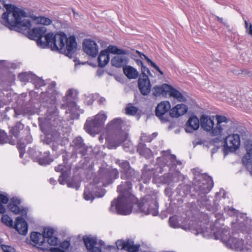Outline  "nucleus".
Segmentation results:
<instances>
[{"instance_id":"nucleus-1","label":"nucleus","mask_w":252,"mask_h":252,"mask_svg":"<svg viewBox=\"0 0 252 252\" xmlns=\"http://www.w3.org/2000/svg\"><path fill=\"white\" fill-rule=\"evenodd\" d=\"M122 179L126 181L122 182L117 187L119 196L117 199L111 202L110 211L119 215H127L132 212V204L136 201V198L131 193V181L136 179L139 181V173L130 167L127 170L120 171Z\"/></svg>"},{"instance_id":"nucleus-2","label":"nucleus","mask_w":252,"mask_h":252,"mask_svg":"<svg viewBox=\"0 0 252 252\" xmlns=\"http://www.w3.org/2000/svg\"><path fill=\"white\" fill-rule=\"evenodd\" d=\"M38 46L43 48L50 46L52 50L58 51L71 58L76 51L77 43L73 36L67 38L63 32L57 33L55 35L48 33L44 36V42H42L41 39L38 41Z\"/></svg>"},{"instance_id":"nucleus-3","label":"nucleus","mask_w":252,"mask_h":252,"mask_svg":"<svg viewBox=\"0 0 252 252\" xmlns=\"http://www.w3.org/2000/svg\"><path fill=\"white\" fill-rule=\"evenodd\" d=\"M0 2L4 5L6 11L3 13L2 19L4 25L9 29L18 27L22 29H27L31 26L29 21H21L22 17H26L27 13L12 4H5V0H0Z\"/></svg>"},{"instance_id":"nucleus-4","label":"nucleus","mask_w":252,"mask_h":252,"mask_svg":"<svg viewBox=\"0 0 252 252\" xmlns=\"http://www.w3.org/2000/svg\"><path fill=\"white\" fill-rule=\"evenodd\" d=\"M194 189L198 195V201L200 205L204 206L210 211L216 210L215 207L211 205V201L207 194L214 186L212 178L206 174L197 176L194 180Z\"/></svg>"},{"instance_id":"nucleus-5","label":"nucleus","mask_w":252,"mask_h":252,"mask_svg":"<svg viewBox=\"0 0 252 252\" xmlns=\"http://www.w3.org/2000/svg\"><path fill=\"white\" fill-rule=\"evenodd\" d=\"M109 175L107 171H101L94 177L93 182L87 185L84 192V198L86 200H93L95 197H101L104 196V189L100 188L105 186V182L109 180Z\"/></svg>"},{"instance_id":"nucleus-6","label":"nucleus","mask_w":252,"mask_h":252,"mask_svg":"<svg viewBox=\"0 0 252 252\" xmlns=\"http://www.w3.org/2000/svg\"><path fill=\"white\" fill-rule=\"evenodd\" d=\"M125 124L126 123L124 120L121 118H117L113 119L107 125L106 127L108 131H117L114 139V143L113 145L109 144V148H116L121 143L126 140L127 138V133L121 130Z\"/></svg>"},{"instance_id":"nucleus-7","label":"nucleus","mask_w":252,"mask_h":252,"mask_svg":"<svg viewBox=\"0 0 252 252\" xmlns=\"http://www.w3.org/2000/svg\"><path fill=\"white\" fill-rule=\"evenodd\" d=\"M106 119L107 115L105 114L100 113L93 120H87L84 128L88 133L94 135L102 130Z\"/></svg>"},{"instance_id":"nucleus-8","label":"nucleus","mask_w":252,"mask_h":252,"mask_svg":"<svg viewBox=\"0 0 252 252\" xmlns=\"http://www.w3.org/2000/svg\"><path fill=\"white\" fill-rule=\"evenodd\" d=\"M158 207L156 194L145 195L139 204V209L141 212L146 215L151 214L154 216L158 214Z\"/></svg>"},{"instance_id":"nucleus-9","label":"nucleus","mask_w":252,"mask_h":252,"mask_svg":"<svg viewBox=\"0 0 252 252\" xmlns=\"http://www.w3.org/2000/svg\"><path fill=\"white\" fill-rule=\"evenodd\" d=\"M51 102L52 105L47 110L44 123L46 125L56 127L61 123V119L59 115L58 109L54 104L55 97L52 98Z\"/></svg>"},{"instance_id":"nucleus-10","label":"nucleus","mask_w":252,"mask_h":252,"mask_svg":"<svg viewBox=\"0 0 252 252\" xmlns=\"http://www.w3.org/2000/svg\"><path fill=\"white\" fill-rule=\"evenodd\" d=\"M27 16H28V15L27 16ZM27 17H22L21 21H29L30 23V24H31V26H30V27H29V28H28L27 29L24 30V29H22L21 28H20L19 27H12L11 29H10L13 30L15 28H17L18 29H19L20 30L23 31L29 30L28 35H29V38L31 39H34L35 38H37V45H38V41L40 39H41L42 42H44V36L46 35V34H45V33L46 32V30H47L46 28L45 27L41 26V27H38L36 28H34L32 30H30V29L32 26L31 21L29 19H23V18H26Z\"/></svg>"},{"instance_id":"nucleus-11","label":"nucleus","mask_w":252,"mask_h":252,"mask_svg":"<svg viewBox=\"0 0 252 252\" xmlns=\"http://www.w3.org/2000/svg\"><path fill=\"white\" fill-rule=\"evenodd\" d=\"M239 133H236L228 135L225 139L224 146L230 152L236 151L240 145V135L245 132V128H241L238 131Z\"/></svg>"},{"instance_id":"nucleus-12","label":"nucleus","mask_w":252,"mask_h":252,"mask_svg":"<svg viewBox=\"0 0 252 252\" xmlns=\"http://www.w3.org/2000/svg\"><path fill=\"white\" fill-rule=\"evenodd\" d=\"M171 105L169 101H163L160 102L156 107L155 113L162 122H166L169 121L168 111Z\"/></svg>"},{"instance_id":"nucleus-13","label":"nucleus","mask_w":252,"mask_h":252,"mask_svg":"<svg viewBox=\"0 0 252 252\" xmlns=\"http://www.w3.org/2000/svg\"><path fill=\"white\" fill-rule=\"evenodd\" d=\"M83 48L84 52L91 57H95L98 53V47L93 40L85 39L83 43Z\"/></svg>"},{"instance_id":"nucleus-14","label":"nucleus","mask_w":252,"mask_h":252,"mask_svg":"<svg viewBox=\"0 0 252 252\" xmlns=\"http://www.w3.org/2000/svg\"><path fill=\"white\" fill-rule=\"evenodd\" d=\"M118 249L126 250L128 252H137L139 250V245H134L131 240H119L116 242Z\"/></svg>"},{"instance_id":"nucleus-15","label":"nucleus","mask_w":252,"mask_h":252,"mask_svg":"<svg viewBox=\"0 0 252 252\" xmlns=\"http://www.w3.org/2000/svg\"><path fill=\"white\" fill-rule=\"evenodd\" d=\"M245 149L247 154L242 158V162L245 166L249 168H252V141H247L245 144Z\"/></svg>"},{"instance_id":"nucleus-16","label":"nucleus","mask_w":252,"mask_h":252,"mask_svg":"<svg viewBox=\"0 0 252 252\" xmlns=\"http://www.w3.org/2000/svg\"><path fill=\"white\" fill-rule=\"evenodd\" d=\"M216 120L217 121V124L212 132L213 135H218L220 134L222 130L226 129V125L222 124V123L226 124L228 122V120L223 116L217 115Z\"/></svg>"},{"instance_id":"nucleus-17","label":"nucleus","mask_w":252,"mask_h":252,"mask_svg":"<svg viewBox=\"0 0 252 252\" xmlns=\"http://www.w3.org/2000/svg\"><path fill=\"white\" fill-rule=\"evenodd\" d=\"M13 228L16 229L20 234L26 235L28 232V226L25 220L21 217H17L15 223Z\"/></svg>"},{"instance_id":"nucleus-18","label":"nucleus","mask_w":252,"mask_h":252,"mask_svg":"<svg viewBox=\"0 0 252 252\" xmlns=\"http://www.w3.org/2000/svg\"><path fill=\"white\" fill-rule=\"evenodd\" d=\"M138 88L143 95H148L151 91V85L149 78H142L140 77L138 79Z\"/></svg>"},{"instance_id":"nucleus-19","label":"nucleus","mask_w":252,"mask_h":252,"mask_svg":"<svg viewBox=\"0 0 252 252\" xmlns=\"http://www.w3.org/2000/svg\"><path fill=\"white\" fill-rule=\"evenodd\" d=\"M188 107L184 104H177L170 110L169 115L172 118H178L185 114L188 111Z\"/></svg>"},{"instance_id":"nucleus-20","label":"nucleus","mask_w":252,"mask_h":252,"mask_svg":"<svg viewBox=\"0 0 252 252\" xmlns=\"http://www.w3.org/2000/svg\"><path fill=\"white\" fill-rule=\"evenodd\" d=\"M126 54L116 55L111 61L112 66L116 67H124L128 63V58Z\"/></svg>"},{"instance_id":"nucleus-21","label":"nucleus","mask_w":252,"mask_h":252,"mask_svg":"<svg viewBox=\"0 0 252 252\" xmlns=\"http://www.w3.org/2000/svg\"><path fill=\"white\" fill-rule=\"evenodd\" d=\"M200 125L201 127L207 131H210L214 129V123L213 119L210 117L202 115L200 118Z\"/></svg>"},{"instance_id":"nucleus-22","label":"nucleus","mask_w":252,"mask_h":252,"mask_svg":"<svg viewBox=\"0 0 252 252\" xmlns=\"http://www.w3.org/2000/svg\"><path fill=\"white\" fill-rule=\"evenodd\" d=\"M31 239L32 241L35 244V245H38L37 248L40 249L45 251L47 249L41 246H43L44 244L45 243L44 240V236L41 233L38 232H33L31 234Z\"/></svg>"},{"instance_id":"nucleus-23","label":"nucleus","mask_w":252,"mask_h":252,"mask_svg":"<svg viewBox=\"0 0 252 252\" xmlns=\"http://www.w3.org/2000/svg\"><path fill=\"white\" fill-rule=\"evenodd\" d=\"M199 126V121L195 116L190 117L186 124L185 130L187 132L191 133L197 130Z\"/></svg>"},{"instance_id":"nucleus-24","label":"nucleus","mask_w":252,"mask_h":252,"mask_svg":"<svg viewBox=\"0 0 252 252\" xmlns=\"http://www.w3.org/2000/svg\"><path fill=\"white\" fill-rule=\"evenodd\" d=\"M83 241L88 251L94 252L95 248L100 249L96 247L97 239L96 237L92 236H85L83 237Z\"/></svg>"},{"instance_id":"nucleus-25","label":"nucleus","mask_w":252,"mask_h":252,"mask_svg":"<svg viewBox=\"0 0 252 252\" xmlns=\"http://www.w3.org/2000/svg\"><path fill=\"white\" fill-rule=\"evenodd\" d=\"M155 174V170L153 168H150L148 165H145L142 169L141 179L144 183H149L152 177Z\"/></svg>"},{"instance_id":"nucleus-26","label":"nucleus","mask_w":252,"mask_h":252,"mask_svg":"<svg viewBox=\"0 0 252 252\" xmlns=\"http://www.w3.org/2000/svg\"><path fill=\"white\" fill-rule=\"evenodd\" d=\"M109 60L108 51L105 50L101 51L97 59L98 66L101 67H104L108 63Z\"/></svg>"},{"instance_id":"nucleus-27","label":"nucleus","mask_w":252,"mask_h":252,"mask_svg":"<svg viewBox=\"0 0 252 252\" xmlns=\"http://www.w3.org/2000/svg\"><path fill=\"white\" fill-rule=\"evenodd\" d=\"M170 90V85L166 84L160 86H155L154 88L153 94L155 96H159L161 95H165L168 94V90Z\"/></svg>"},{"instance_id":"nucleus-28","label":"nucleus","mask_w":252,"mask_h":252,"mask_svg":"<svg viewBox=\"0 0 252 252\" xmlns=\"http://www.w3.org/2000/svg\"><path fill=\"white\" fill-rule=\"evenodd\" d=\"M168 94L171 97L177 99L179 102H186V98L181 93L170 86V90H168Z\"/></svg>"},{"instance_id":"nucleus-29","label":"nucleus","mask_w":252,"mask_h":252,"mask_svg":"<svg viewBox=\"0 0 252 252\" xmlns=\"http://www.w3.org/2000/svg\"><path fill=\"white\" fill-rule=\"evenodd\" d=\"M64 166L63 164H59L55 168L56 171L62 172V174L59 178V182L62 185H64L68 177V172L66 171H64Z\"/></svg>"},{"instance_id":"nucleus-30","label":"nucleus","mask_w":252,"mask_h":252,"mask_svg":"<svg viewBox=\"0 0 252 252\" xmlns=\"http://www.w3.org/2000/svg\"><path fill=\"white\" fill-rule=\"evenodd\" d=\"M123 71L126 76L129 79H136L139 75L137 70L131 66L124 67Z\"/></svg>"},{"instance_id":"nucleus-31","label":"nucleus","mask_w":252,"mask_h":252,"mask_svg":"<svg viewBox=\"0 0 252 252\" xmlns=\"http://www.w3.org/2000/svg\"><path fill=\"white\" fill-rule=\"evenodd\" d=\"M39 164L42 165H46L49 164L53 160L50 158L49 152H45L42 155H41L38 158Z\"/></svg>"},{"instance_id":"nucleus-32","label":"nucleus","mask_w":252,"mask_h":252,"mask_svg":"<svg viewBox=\"0 0 252 252\" xmlns=\"http://www.w3.org/2000/svg\"><path fill=\"white\" fill-rule=\"evenodd\" d=\"M9 93L5 91V92H0V108L8 104L11 101L10 95Z\"/></svg>"},{"instance_id":"nucleus-33","label":"nucleus","mask_w":252,"mask_h":252,"mask_svg":"<svg viewBox=\"0 0 252 252\" xmlns=\"http://www.w3.org/2000/svg\"><path fill=\"white\" fill-rule=\"evenodd\" d=\"M32 19L36 23L43 25L48 26L51 24L52 22V20L44 16H34Z\"/></svg>"},{"instance_id":"nucleus-34","label":"nucleus","mask_w":252,"mask_h":252,"mask_svg":"<svg viewBox=\"0 0 252 252\" xmlns=\"http://www.w3.org/2000/svg\"><path fill=\"white\" fill-rule=\"evenodd\" d=\"M24 127V125L21 123V122H17L15 125L10 129V132L15 137L18 138L19 134L21 130H23Z\"/></svg>"},{"instance_id":"nucleus-35","label":"nucleus","mask_w":252,"mask_h":252,"mask_svg":"<svg viewBox=\"0 0 252 252\" xmlns=\"http://www.w3.org/2000/svg\"><path fill=\"white\" fill-rule=\"evenodd\" d=\"M108 51V53L116 54V55L120 54H126V52L124 50L119 49L115 46L109 45L107 49L106 50Z\"/></svg>"},{"instance_id":"nucleus-36","label":"nucleus","mask_w":252,"mask_h":252,"mask_svg":"<svg viewBox=\"0 0 252 252\" xmlns=\"http://www.w3.org/2000/svg\"><path fill=\"white\" fill-rule=\"evenodd\" d=\"M88 149V147L84 144L73 150V154L75 155L79 154L81 157L85 156L87 154Z\"/></svg>"},{"instance_id":"nucleus-37","label":"nucleus","mask_w":252,"mask_h":252,"mask_svg":"<svg viewBox=\"0 0 252 252\" xmlns=\"http://www.w3.org/2000/svg\"><path fill=\"white\" fill-rule=\"evenodd\" d=\"M116 163L120 166L121 171H125L130 167L129 162L126 160L117 159Z\"/></svg>"},{"instance_id":"nucleus-38","label":"nucleus","mask_w":252,"mask_h":252,"mask_svg":"<svg viewBox=\"0 0 252 252\" xmlns=\"http://www.w3.org/2000/svg\"><path fill=\"white\" fill-rule=\"evenodd\" d=\"M9 201V198L6 195L0 193V213L4 214L5 209L2 204H6Z\"/></svg>"},{"instance_id":"nucleus-39","label":"nucleus","mask_w":252,"mask_h":252,"mask_svg":"<svg viewBox=\"0 0 252 252\" xmlns=\"http://www.w3.org/2000/svg\"><path fill=\"white\" fill-rule=\"evenodd\" d=\"M125 111L126 115L134 116L137 113L138 108L133 106L131 103H129L125 108Z\"/></svg>"},{"instance_id":"nucleus-40","label":"nucleus","mask_w":252,"mask_h":252,"mask_svg":"<svg viewBox=\"0 0 252 252\" xmlns=\"http://www.w3.org/2000/svg\"><path fill=\"white\" fill-rule=\"evenodd\" d=\"M54 230L52 228L45 227L44 228L42 235L44 236V241L48 239L50 237H53Z\"/></svg>"},{"instance_id":"nucleus-41","label":"nucleus","mask_w":252,"mask_h":252,"mask_svg":"<svg viewBox=\"0 0 252 252\" xmlns=\"http://www.w3.org/2000/svg\"><path fill=\"white\" fill-rule=\"evenodd\" d=\"M0 66L6 69H15L17 67L15 63H10L6 60H0Z\"/></svg>"},{"instance_id":"nucleus-42","label":"nucleus","mask_w":252,"mask_h":252,"mask_svg":"<svg viewBox=\"0 0 252 252\" xmlns=\"http://www.w3.org/2000/svg\"><path fill=\"white\" fill-rule=\"evenodd\" d=\"M84 143L83 140L80 136H78L76 137L72 141V145L73 148V150H75L77 148H78L79 147H81V146L84 145Z\"/></svg>"},{"instance_id":"nucleus-43","label":"nucleus","mask_w":252,"mask_h":252,"mask_svg":"<svg viewBox=\"0 0 252 252\" xmlns=\"http://www.w3.org/2000/svg\"><path fill=\"white\" fill-rule=\"evenodd\" d=\"M1 221L3 223L7 226L13 227V221L12 219L7 215H3L1 218Z\"/></svg>"},{"instance_id":"nucleus-44","label":"nucleus","mask_w":252,"mask_h":252,"mask_svg":"<svg viewBox=\"0 0 252 252\" xmlns=\"http://www.w3.org/2000/svg\"><path fill=\"white\" fill-rule=\"evenodd\" d=\"M8 207L15 214H20V208L17 205L9 203L8 205Z\"/></svg>"},{"instance_id":"nucleus-45","label":"nucleus","mask_w":252,"mask_h":252,"mask_svg":"<svg viewBox=\"0 0 252 252\" xmlns=\"http://www.w3.org/2000/svg\"><path fill=\"white\" fill-rule=\"evenodd\" d=\"M48 244L50 246H56L60 243V240L56 237H50L48 239L46 240Z\"/></svg>"},{"instance_id":"nucleus-46","label":"nucleus","mask_w":252,"mask_h":252,"mask_svg":"<svg viewBox=\"0 0 252 252\" xmlns=\"http://www.w3.org/2000/svg\"><path fill=\"white\" fill-rule=\"evenodd\" d=\"M8 139L4 131L0 129V144L2 145L8 142Z\"/></svg>"},{"instance_id":"nucleus-47","label":"nucleus","mask_w":252,"mask_h":252,"mask_svg":"<svg viewBox=\"0 0 252 252\" xmlns=\"http://www.w3.org/2000/svg\"><path fill=\"white\" fill-rule=\"evenodd\" d=\"M141 72H142V76L141 77L142 78H146L148 77V75L152 76L151 74L149 69L146 66L144 65L141 68Z\"/></svg>"},{"instance_id":"nucleus-48","label":"nucleus","mask_w":252,"mask_h":252,"mask_svg":"<svg viewBox=\"0 0 252 252\" xmlns=\"http://www.w3.org/2000/svg\"><path fill=\"white\" fill-rule=\"evenodd\" d=\"M18 78L21 82H27L30 81V74L25 72L19 74Z\"/></svg>"},{"instance_id":"nucleus-49","label":"nucleus","mask_w":252,"mask_h":252,"mask_svg":"<svg viewBox=\"0 0 252 252\" xmlns=\"http://www.w3.org/2000/svg\"><path fill=\"white\" fill-rule=\"evenodd\" d=\"M169 223L170 225L173 228H177L179 227V224L175 217H171L169 219Z\"/></svg>"},{"instance_id":"nucleus-50","label":"nucleus","mask_w":252,"mask_h":252,"mask_svg":"<svg viewBox=\"0 0 252 252\" xmlns=\"http://www.w3.org/2000/svg\"><path fill=\"white\" fill-rule=\"evenodd\" d=\"M146 61L147 62L150 64V65L156 69L160 74L163 75V72L160 69V68L157 65V64L153 62L149 58H146Z\"/></svg>"},{"instance_id":"nucleus-51","label":"nucleus","mask_w":252,"mask_h":252,"mask_svg":"<svg viewBox=\"0 0 252 252\" xmlns=\"http://www.w3.org/2000/svg\"><path fill=\"white\" fill-rule=\"evenodd\" d=\"M67 183V186L70 188H73L76 189H78L80 187V185L79 183L74 182L73 181L65 182Z\"/></svg>"},{"instance_id":"nucleus-52","label":"nucleus","mask_w":252,"mask_h":252,"mask_svg":"<svg viewBox=\"0 0 252 252\" xmlns=\"http://www.w3.org/2000/svg\"><path fill=\"white\" fill-rule=\"evenodd\" d=\"M1 247L3 252H15L14 249L11 246L1 245Z\"/></svg>"},{"instance_id":"nucleus-53","label":"nucleus","mask_w":252,"mask_h":252,"mask_svg":"<svg viewBox=\"0 0 252 252\" xmlns=\"http://www.w3.org/2000/svg\"><path fill=\"white\" fill-rule=\"evenodd\" d=\"M75 94H76V91L74 90H73V89L68 90L66 94L67 99L68 100H69L70 98L74 97Z\"/></svg>"},{"instance_id":"nucleus-54","label":"nucleus","mask_w":252,"mask_h":252,"mask_svg":"<svg viewBox=\"0 0 252 252\" xmlns=\"http://www.w3.org/2000/svg\"><path fill=\"white\" fill-rule=\"evenodd\" d=\"M70 246V242L68 241H64L60 244V247L64 250L68 249Z\"/></svg>"},{"instance_id":"nucleus-55","label":"nucleus","mask_w":252,"mask_h":252,"mask_svg":"<svg viewBox=\"0 0 252 252\" xmlns=\"http://www.w3.org/2000/svg\"><path fill=\"white\" fill-rule=\"evenodd\" d=\"M225 210L230 216L234 215L237 213V211L233 208L228 207L227 208H225Z\"/></svg>"},{"instance_id":"nucleus-56","label":"nucleus","mask_w":252,"mask_h":252,"mask_svg":"<svg viewBox=\"0 0 252 252\" xmlns=\"http://www.w3.org/2000/svg\"><path fill=\"white\" fill-rule=\"evenodd\" d=\"M169 159L173 165H176L177 161L175 156L169 155L165 158V159Z\"/></svg>"},{"instance_id":"nucleus-57","label":"nucleus","mask_w":252,"mask_h":252,"mask_svg":"<svg viewBox=\"0 0 252 252\" xmlns=\"http://www.w3.org/2000/svg\"><path fill=\"white\" fill-rule=\"evenodd\" d=\"M10 203L15 204L18 205L21 203V200L19 198L17 197H14L10 199Z\"/></svg>"},{"instance_id":"nucleus-58","label":"nucleus","mask_w":252,"mask_h":252,"mask_svg":"<svg viewBox=\"0 0 252 252\" xmlns=\"http://www.w3.org/2000/svg\"><path fill=\"white\" fill-rule=\"evenodd\" d=\"M17 147L19 151H25V145L24 143H21L18 142Z\"/></svg>"},{"instance_id":"nucleus-59","label":"nucleus","mask_w":252,"mask_h":252,"mask_svg":"<svg viewBox=\"0 0 252 252\" xmlns=\"http://www.w3.org/2000/svg\"><path fill=\"white\" fill-rule=\"evenodd\" d=\"M141 138L142 140L148 142H150L153 139V138H152L151 136L147 137L144 135H143Z\"/></svg>"},{"instance_id":"nucleus-60","label":"nucleus","mask_w":252,"mask_h":252,"mask_svg":"<svg viewBox=\"0 0 252 252\" xmlns=\"http://www.w3.org/2000/svg\"><path fill=\"white\" fill-rule=\"evenodd\" d=\"M28 209L26 208H20V212L21 214L23 217H26L27 215Z\"/></svg>"},{"instance_id":"nucleus-61","label":"nucleus","mask_w":252,"mask_h":252,"mask_svg":"<svg viewBox=\"0 0 252 252\" xmlns=\"http://www.w3.org/2000/svg\"><path fill=\"white\" fill-rule=\"evenodd\" d=\"M112 174H113L115 177V178H118L119 177V171L116 169H114L112 170Z\"/></svg>"},{"instance_id":"nucleus-62","label":"nucleus","mask_w":252,"mask_h":252,"mask_svg":"<svg viewBox=\"0 0 252 252\" xmlns=\"http://www.w3.org/2000/svg\"><path fill=\"white\" fill-rule=\"evenodd\" d=\"M14 112H15L14 117L15 118H17L18 117V116L22 114V112L18 109H14Z\"/></svg>"},{"instance_id":"nucleus-63","label":"nucleus","mask_w":252,"mask_h":252,"mask_svg":"<svg viewBox=\"0 0 252 252\" xmlns=\"http://www.w3.org/2000/svg\"><path fill=\"white\" fill-rule=\"evenodd\" d=\"M50 251L51 252H63V251H61L59 248H50Z\"/></svg>"},{"instance_id":"nucleus-64","label":"nucleus","mask_w":252,"mask_h":252,"mask_svg":"<svg viewBox=\"0 0 252 252\" xmlns=\"http://www.w3.org/2000/svg\"><path fill=\"white\" fill-rule=\"evenodd\" d=\"M248 32L250 35H252V24H250V26L249 27V30H248Z\"/></svg>"}]
</instances>
